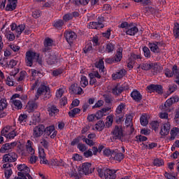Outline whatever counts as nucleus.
Segmentation results:
<instances>
[{"instance_id": "1", "label": "nucleus", "mask_w": 179, "mask_h": 179, "mask_svg": "<svg viewBox=\"0 0 179 179\" xmlns=\"http://www.w3.org/2000/svg\"><path fill=\"white\" fill-rule=\"evenodd\" d=\"M24 59L27 66H33L34 62H38L39 65H42L43 64V57L40 56V53H37L33 50L26 52Z\"/></svg>"}, {"instance_id": "2", "label": "nucleus", "mask_w": 179, "mask_h": 179, "mask_svg": "<svg viewBox=\"0 0 179 179\" xmlns=\"http://www.w3.org/2000/svg\"><path fill=\"white\" fill-rule=\"evenodd\" d=\"M41 96H43L41 99L44 101H47L48 99H51V90L50 89V87L45 85V83H42L37 89L35 94V100H38Z\"/></svg>"}, {"instance_id": "3", "label": "nucleus", "mask_w": 179, "mask_h": 179, "mask_svg": "<svg viewBox=\"0 0 179 179\" xmlns=\"http://www.w3.org/2000/svg\"><path fill=\"white\" fill-rule=\"evenodd\" d=\"M17 169L18 170L17 176L15 179H27L24 175L30 173V168H29L26 164H20L17 165Z\"/></svg>"}, {"instance_id": "4", "label": "nucleus", "mask_w": 179, "mask_h": 179, "mask_svg": "<svg viewBox=\"0 0 179 179\" xmlns=\"http://www.w3.org/2000/svg\"><path fill=\"white\" fill-rule=\"evenodd\" d=\"M164 46V43L161 41L149 42L148 47L152 52L154 54H160L162 49L159 47Z\"/></svg>"}, {"instance_id": "5", "label": "nucleus", "mask_w": 179, "mask_h": 179, "mask_svg": "<svg viewBox=\"0 0 179 179\" xmlns=\"http://www.w3.org/2000/svg\"><path fill=\"white\" fill-rule=\"evenodd\" d=\"M104 17L99 16L97 18V22H91L89 23V29H95L96 30H100V29H104Z\"/></svg>"}, {"instance_id": "6", "label": "nucleus", "mask_w": 179, "mask_h": 179, "mask_svg": "<svg viewBox=\"0 0 179 179\" xmlns=\"http://www.w3.org/2000/svg\"><path fill=\"white\" fill-rule=\"evenodd\" d=\"M146 90L148 93H157V94H163V86L160 85H149L147 86Z\"/></svg>"}, {"instance_id": "7", "label": "nucleus", "mask_w": 179, "mask_h": 179, "mask_svg": "<svg viewBox=\"0 0 179 179\" xmlns=\"http://www.w3.org/2000/svg\"><path fill=\"white\" fill-rule=\"evenodd\" d=\"M17 160V154L15 152H8L3 156V163H13Z\"/></svg>"}, {"instance_id": "8", "label": "nucleus", "mask_w": 179, "mask_h": 179, "mask_svg": "<svg viewBox=\"0 0 179 179\" xmlns=\"http://www.w3.org/2000/svg\"><path fill=\"white\" fill-rule=\"evenodd\" d=\"M112 132L114 139H118L122 142L124 141V131H122V127L115 126Z\"/></svg>"}, {"instance_id": "9", "label": "nucleus", "mask_w": 179, "mask_h": 179, "mask_svg": "<svg viewBox=\"0 0 179 179\" xmlns=\"http://www.w3.org/2000/svg\"><path fill=\"white\" fill-rule=\"evenodd\" d=\"M12 31H15L17 37H19L22 33H23L24 29H26V25L23 24H16V23H13L10 25Z\"/></svg>"}, {"instance_id": "10", "label": "nucleus", "mask_w": 179, "mask_h": 179, "mask_svg": "<svg viewBox=\"0 0 179 179\" xmlns=\"http://www.w3.org/2000/svg\"><path fill=\"white\" fill-rule=\"evenodd\" d=\"M44 132H45L44 124H38L33 129V136L36 138H41V136H43Z\"/></svg>"}, {"instance_id": "11", "label": "nucleus", "mask_w": 179, "mask_h": 179, "mask_svg": "<svg viewBox=\"0 0 179 179\" xmlns=\"http://www.w3.org/2000/svg\"><path fill=\"white\" fill-rule=\"evenodd\" d=\"M64 36L66 38V41L69 44H72L75 40H76V37L78 36L76 35V33L72 31H66L64 33Z\"/></svg>"}, {"instance_id": "12", "label": "nucleus", "mask_w": 179, "mask_h": 179, "mask_svg": "<svg viewBox=\"0 0 179 179\" xmlns=\"http://www.w3.org/2000/svg\"><path fill=\"white\" fill-rule=\"evenodd\" d=\"M179 97L178 96H172L170 99H168L164 103V110L165 111H169L170 110V107L174 104V103H178Z\"/></svg>"}, {"instance_id": "13", "label": "nucleus", "mask_w": 179, "mask_h": 179, "mask_svg": "<svg viewBox=\"0 0 179 179\" xmlns=\"http://www.w3.org/2000/svg\"><path fill=\"white\" fill-rule=\"evenodd\" d=\"M117 171H118L115 169H110L105 168V171H104L105 179H116Z\"/></svg>"}, {"instance_id": "14", "label": "nucleus", "mask_w": 179, "mask_h": 179, "mask_svg": "<svg viewBox=\"0 0 179 179\" xmlns=\"http://www.w3.org/2000/svg\"><path fill=\"white\" fill-rule=\"evenodd\" d=\"M179 73L178 66L177 65H174L172 68V71L170 69H166L165 70V76L166 78H173V76L176 77L177 74Z\"/></svg>"}, {"instance_id": "15", "label": "nucleus", "mask_w": 179, "mask_h": 179, "mask_svg": "<svg viewBox=\"0 0 179 179\" xmlns=\"http://www.w3.org/2000/svg\"><path fill=\"white\" fill-rule=\"evenodd\" d=\"M53 43L54 41L50 38H45L43 41L44 48H42V52H48L51 50Z\"/></svg>"}, {"instance_id": "16", "label": "nucleus", "mask_w": 179, "mask_h": 179, "mask_svg": "<svg viewBox=\"0 0 179 179\" xmlns=\"http://www.w3.org/2000/svg\"><path fill=\"white\" fill-rule=\"evenodd\" d=\"M36 101L37 100L34 99V100L29 101L27 103L26 106V108L28 113H34V110H37V108H38V104L37 103Z\"/></svg>"}, {"instance_id": "17", "label": "nucleus", "mask_w": 179, "mask_h": 179, "mask_svg": "<svg viewBox=\"0 0 179 179\" xmlns=\"http://www.w3.org/2000/svg\"><path fill=\"white\" fill-rule=\"evenodd\" d=\"M47 110L50 117H55L59 113V109L55 105L51 103L48 104Z\"/></svg>"}, {"instance_id": "18", "label": "nucleus", "mask_w": 179, "mask_h": 179, "mask_svg": "<svg viewBox=\"0 0 179 179\" xmlns=\"http://www.w3.org/2000/svg\"><path fill=\"white\" fill-rule=\"evenodd\" d=\"M17 145V142L5 143L0 148V153H6L8 150H12Z\"/></svg>"}, {"instance_id": "19", "label": "nucleus", "mask_w": 179, "mask_h": 179, "mask_svg": "<svg viewBox=\"0 0 179 179\" xmlns=\"http://www.w3.org/2000/svg\"><path fill=\"white\" fill-rule=\"evenodd\" d=\"M138 31H139L138 27L134 25V22H131L126 30V34H127V36H135Z\"/></svg>"}, {"instance_id": "20", "label": "nucleus", "mask_w": 179, "mask_h": 179, "mask_svg": "<svg viewBox=\"0 0 179 179\" xmlns=\"http://www.w3.org/2000/svg\"><path fill=\"white\" fill-rule=\"evenodd\" d=\"M7 5L5 8V10L7 12H12V10H15L17 7V0H7Z\"/></svg>"}, {"instance_id": "21", "label": "nucleus", "mask_w": 179, "mask_h": 179, "mask_svg": "<svg viewBox=\"0 0 179 179\" xmlns=\"http://www.w3.org/2000/svg\"><path fill=\"white\" fill-rule=\"evenodd\" d=\"M91 167L92 164L89 162L83 163L81 168V171L83 172V174H85V176H88V174H92V173H93V170L90 169Z\"/></svg>"}, {"instance_id": "22", "label": "nucleus", "mask_w": 179, "mask_h": 179, "mask_svg": "<svg viewBox=\"0 0 179 179\" xmlns=\"http://www.w3.org/2000/svg\"><path fill=\"white\" fill-rule=\"evenodd\" d=\"M125 75H127V71L124 69H122L116 73H113L112 74V78L113 80H118V79H122Z\"/></svg>"}, {"instance_id": "23", "label": "nucleus", "mask_w": 179, "mask_h": 179, "mask_svg": "<svg viewBox=\"0 0 179 179\" xmlns=\"http://www.w3.org/2000/svg\"><path fill=\"white\" fill-rule=\"evenodd\" d=\"M68 170L69 171H67V174L69 176V177H71V178H75V179L81 178L82 176L80 175V173H78V171L75 168L69 167Z\"/></svg>"}, {"instance_id": "24", "label": "nucleus", "mask_w": 179, "mask_h": 179, "mask_svg": "<svg viewBox=\"0 0 179 179\" xmlns=\"http://www.w3.org/2000/svg\"><path fill=\"white\" fill-rule=\"evenodd\" d=\"M12 166L13 164L9 163L3 164V169H6L4 172L6 178H10V176L13 174V172H12V169H10Z\"/></svg>"}, {"instance_id": "25", "label": "nucleus", "mask_w": 179, "mask_h": 179, "mask_svg": "<svg viewBox=\"0 0 179 179\" xmlns=\"http://www.w3.org/2000/svg\"><path fill=\"white\" fill-rule=\"evenodd\" d=\"M124 90H128V87L126 88L124 85L118 87L117 85L112 88V93L114 94V96H120V94H121Z\"/></svg>"}, {"instance_id": "26", "label": "nucleus", "mask_w": 179, "mask_h": 179, "mask_svg": "<svg viewBox=\"0 0 179 179\" xmlns=\"http://www.w3.org/2000/svg\"><path fill=\"white\" fill-rule=\"evenodd\" d=\"M70 90L71 92V93H73V94H83L84 92H83V89H82V87L78 86V84H73L71 85L70 87Z\"/></svg>"}, {"instance_id": "27", "label": "nucleus", "mask_w": 179, "mask_h": 179, "mask_svg": "<svg viewBox=\"0 0 179 179\" xmlns=\"http://www.w3.org/2000/svg\"><path fill=\"white\" fill-rule=\"evenodd\" d=\"M124 157H125V155L122 152H118V150H115L112 153V159L117 162H120L122 160H124Z\"/></svg>"}, {"instance_id": "28", "label": "nucleus", "mask_w": 179, "mask_h": 179, "mask_svg": "<svg viewBox=\"0 0 179 179\" xmlns=\"http://www.w3.org/2000/svg\"><path fill=\"white\" fill-rule=\"evenodd\" d=\"M38 156L41 160V164H47L48 163V160L45 158V152H44V148H41L38 149Z\"/></svg>"}, {"instance_id": "29", "label": "nucleus", "mask_w": 179, "mask_h": 179, "mask_svg": "<svg viewBox=\"0 0 179 179\" xmlns=\"http://www.w3.org/2000/svg\"><path fill=\"white\" fill-rule=\"evenodd\" d=\"M170 133V124L169 123H165L162 127L161 130L159 131L161 136H167Z\"/></svg>"}, {"instance_id": "30", "label": "nucleus", "mask_w": 179, "mask_h": 179, "mask_svg": "<svg viewBox=\"0 0 179 179\" xmlns=\"http://www.w3.org/2000/svg\"><path fill=\"white\" fill-rule=\"evenodd\" d=\"M131 97L134 100V101L139 102L141 100H142V94L139 91L134 90L131 93Z\"/></svg>"}, {"instance_id": "31", "label": "nucleus", "mask_w": 179, "mask_h": 179, "mask_svg": "<svg viewBox=\"0 0 179 179\" xmlns=\"http://www.w3.org/2000/svg\"><path fill=\"white\" fill-rule=\"evenodd\" d=\"M122 48H117L116 51V54L113 57V59H115V62H121V60L122 59Z\"/></svg>"}, {"instance_id": "32", "label": "nucleus", "mask_w": 179, "mask_h": 179, "mask_svg": "<svg viewBox=\"0 0 179 179\" xmlns=\"http://www.w3.org/2000/svg\"><path fill=\"white\" fill-rule=\"evenodd\" d=\"M90 78V85L91 86H99L101 85V83L97 82V80L93 76V73H90L88 74Z\"/></svg>"}, {"instance_id": "33", "label": "nucleus", "mask_w": 179, "mask_h": 179, "mask_svg": "<svg viewBox=\"0 0 179 179\" xmlns=\"http://www.w3.org/2000/svg\"><path fill=\"white\" fill-rule=\"evenodd\" d=\"M4 34L8 41H13L15 40V34L9 28L6 29Z\"/></svg>"}, {"instance_id": "34", "label": "nucleus", "mask_w": 179, "mask_h": 179, "mask_svg": "<svg viewBox=\"0 0 179 179\" xmlns=\"http://www.w3.org/2000/svg\"><path fill=\"white\" fill-rule=\"evenodd\" d=\"M114 50H115V44L111 42L106 43L105 48L106 52H107L108 54H111L113 53V51H114Z\"/></svg>"}, {"instance_id": "35", "label": "nucleus", "mask_w": 179, "mask_h": 179, "mask_svg": "<svg viewBox=\"0 0 179 179\" xmlns=\"http://www.w3.org/2000/svg\"><path fill=\"white\" fill-rule=\"evenodd\" d=\"M137 68L138 69L141 68L143 71H150V69H152V68H153V64L141 63L138 65Z\"/></svg>"}, {"instance_id": "36", "label": "nucleus", "mask_w": 179, "mask_h": 179, "mask_svg": "<svg viewBox=\"0 0 179 179\" xmlns=\"http://www.w3.org/2000/svg\"><path fill=\"white\" fill-rule=\"evenodd\" d=\"M57 59L58 57L55 55H50L47 59V62L49 65H55V64H57Z\"/></svg>"}, {"instance_id": "37", "label": "nucleus", "mask_w": 179, "mask_h": 179, "mask_svg": "<svg viewBox=\"0 0 179 179\" xmlns=\"http://www.w3.org/2000/svg\"><path fill=\"white\" fill-rule=\"evenodd\" d=\"M124 110H125V103H120V104L116 108L115 115H122V112Z\"/></svg>"}, {"instance_id": "38", "label": "nucleus", "mask_w": 179, "mask_h": 179, "mask_svg": "<svg viewBox=\"0 0 179 179\" xmlns=\"http://www.w3.org/2000/svg\"><path fill=\"white\" fill-rule=\"evenodd\" d=\"M173 33V37H175V38L176 39H178L179 38V23L178 22L174 23Z\"/></svg>"}, {"instance_id": "39", "label": "nucleus", "mask_w": 179, "mask_h": 179, "mask_svg": "<svg viewBox=\"0 0 179 179\" xmlns=\"http://www.w3.org/2000/svg\"><path fill=\"white\" fill-rule=\"evenodd\" d=\"M171 141H174V139H176V136H177V135H178L179 134V128L178 127H173L171 130Z\"/></svg>"}, {"instance_id": "40", "label": "nucleus", "mask_w": 179, "mask_h": 179, "mask_svg": "<svg viewBox=\"0 0 179 179\" xmlns=\"http://www.w3.org/2000/svg\"><path fill=\"white\" fill-rule=\"evenodd\" d=\"M18 121L21 125H26L27 124V115L21 114L19 116Z\"/></svg>"}, {"instance_id": "41", "label": "nucleus", "mask_w": 179, "mask_h": 179, "mask_svg": "<svg viewBox=\"0 0 179 179\" xmlns=\"http://www.w3.org/2000/svg\"><path fill=\"white\" fill-rule=\"evenodd\" d=\"M106 127V124H104V122L103 120H99L96 124H95V129L96 131H101L104 129V127Z\"/></svg>"}, {"instance_id": "42", "label": "nucleus", "mask_w": 179, "mask_h": 179, "mask_svg": "<svg viewBox=\"0 0 179 179\" xmlns=\"http://www.w3.org/2000/svg\"><path fill=\"white\" fill-rule=\"evenodd\" d=\"M64 20H57L54 22L53 27H55V29H57V30H61V29H62V26H64Z\"/></svg>"}, {"instance_id": "43", "label": "nucleus", "mask_w": 179, "mask_h": 179, "mask_svg": "<svg viewBox=\"0 0 179 179\" xmlns=\"http://www.w3.org/2000/svg\"><path fill=\"white\" fill-rule=\"evenodd\" d=\"M77 114H80V109L79 108H74L69 112V116L71 118H75V115Z\"/></svg>"}, {"instance_id": "44", "label": "nucleus", "mask_w": 179, "mask_h": 179, "mask_svg": "<svg viewBox=\"0 0 179 179\" xmlns=\"http://www.w3.org/2000/svg\"><path fill=\"white\" fill-rule=\"evenodd\" d=\"M153 165L157 167H162V166H164V160L161 158H156L153 161Z\"/></svg>"}, {"instance_id": "45", "label": "nucleus", "mask_w": 179, "mask_h": 179, "mask_svg": "<svg viewBox=\"0 0 179 179\" xmlns=\"http://www.w3.org/2000/svg\"><path fill=\"white\" fill-rule=\"evenodd\" d=\"M52 166H57L59 167H64L65 166V162L62 160L53 159L52 160Z\"/></svg>"}, {"instance_id": "46", "label": "nucleus", "mask_w": 179, "mask_h": 179, "mask_svg": "<svg viewBox=\"0 0 179 179\" xmlns=\"http://www.w3.org/2000/svg\"><path fill=\"white\" fill-rule=\"evenodd\" d=\"M83 50L85 54H87L88 52H90V51H92L93 44H92V42L87 43Z\"/></svg>"}, {"instance_id": "47", "label": "nucleus", "mask_w": 179, "mask_h": 179, "mask_svg": "<svg viewBox=\"0 0 179 179\" xmlns=\"http://www.w3.org/2000/svg\"><path fill=\"white\" fill-rule=\"evenodd\" d=\"M90 2V0H73V3L79 6V5H83L86 6Z\"/></svg>"}, {"instance_id": "48", "label": "nucleus", "mask_w": 179, "mask_h": 179, "mask_svg": "<svg viewBox=\"0 0 179 179\" xmlns=\"http://www.w3.org/2000/svg\"><path fill=\"white\" fill-rule=\"evenodd\" d=\"M27 76V72H26V71H22L20 73V76L17 78V82H23V80L26 79Z\"/></svg>"}, {"instance_id": "49", "label": "nucleus", "mask_w": 179, "mask_h": 179, "mask_svg": "<svg viewBox=\"0 0 179 179\" xmlns=\"http://www.w3.org/2000/svg\"><path fill=\"white\" fill-rule=\"evenodd\" d=\"M81 87H86L87 85H89V80H87V77L83 76L81 77V80L80 82Z\"/></svg>"}, {"instance_id": "50", "label": "nucleus", "mask_w": 179, "mask_h": 179, "mask_svg": "<svg viewBox=\"0 0 179 179\" xmlns=\"http://www.w3.org/2000/svg\"><path fill=\"white\" fill-rule=\"evenodd\" d=\"M12 104H13L15 107H17V110H22L23 107V104H22V101L20 100H13L11 101Z\"/></svg>"}, {"instance_id": "51", "label": "nucleus", "mask_w": 179, "mask_h": 179, "mask_svg": "<svg viewBox=\"0 0 179 179\" xmlns=\"http://www.w3.org/2000/svg\"><path fill=\"white\" fill-rule=\"evenodd\" d=\"M96 68H99V72H104V61L103 59H99L96 64Z\"/></svg>"}, {"instance_id": "52", "label": "nucleus", "mask_w": 179, "mask_h": 179, "mask_svg": "<svg viewBox=\"0 0 179 179\" xmlns=\"http://www.w3.org/2000/svg\"><path fill=\"white\" fill-rule=\"evenodd\" d=\"M113 125V115H108L106 117V122H105V126L107 128H110Z\"/></svg>"}, {"instance_id": "53", "label": "nucleus", "mask_w": 179, "mask_h": 179, "mask_svg": "<svg viewBox=\"0 0 179 179\" xmlns=\"http://www.w3.org/2000/svg\"><path fill=\"white\" fill-rule=\"evenodd\" d=\"M55 131V127L54 125H51L49 127H45V132L47 134V135H51L52 132Z\"/></svg>"}, {"instance_id": "54", "label": "nucleus", "mask_w": 179, "mask_h": 179, "mask_svg": "<svg viewBox=\"0 0 179 179\" xmlns=\"http://www.w3.org/2000/svg\"><path fill=\"white\" fill-rule=\"evenodd\" d=\"M132 115H128L127 117H126V120H125V125L126 127H131V125H132Z\"/></svg>"}, {"instance_id": "55", "label": "nucleus", "mask_w": 179, "mask_h": 179, "mask_svg": "<svg viewBox=\"0 0 179 179\" xmlns=\"http://www.w3.org/2000/svg\"><path fill=\"white\" fill-rule=\"evenodd\" d=\"M8 107V102L6 99H0V110H6Z\"/></svg>"}, {"instance_id": "56", "label": "nucleus", "mask_w": 179, "mask_h": 179, "mask_svg": "<svg viewBox=\"0 0 179 179\" xmlns=\"http://www.w3.org/2000/svg\"><path fill=\"white\" fill-rule=\"evenodd\" d=\"M113 152H114V150H111L108 148H106L103 150V155L106 156V157H110V156L112 157Z\"/></svg>"}, {"instance_id": "57", "label": "nucleus", "mask_w": 179, "mask_h": 179, "mask_svg": "<svg viewBox=\"0 0 179 179\" xmlns=\"http://www.w3.org/2000/svg\"><path fill=\"white\" fill-rule=\"evenodd\" d=\"M104 149V145H99V148H97V147H92V152H93V155H97V153H99L101 152V150H103Z\"/></svg>"}, {"instance_id": "58", "label": "nucleus", "mask_w": 179, "mask_h": 179, "mask_svg": "<svg viewBox=\"0 0 179 179\" xmlns=\"http://www.w3.org/2000/svg\"><path fill=\"white\" fill-rule=\"evenodd\" d=\"M0 64L3 68H9V63H8V58L4 57L3 59H0Z\"/></svg>"}, {"instance_id": "59", "label": "nucleus", "mask_w": 179, "mask_h": 179, "mask_svg": "<svg viewBox=\"0 0 179 179\" xmlns=\"http://www.w3.org/2000/svg\"><path fill=\"white\" fill-rule=\"evenodd\" d=\"M143 51L144 53V56L146 58H150L151 55H150V50L149 49V48H148V46H144L143 48Z\"/></svg>"}, {"instance_id": "60", "label": "nucleus", "mask_w": 179, "mask_h": 179, "mask_svg": "<svg viewBox=\"0 0 179 179\" xmlns=\"http://www.w3.org/2000/svg\"><path fill=\"white\" fill-rule=\"evenodd\" d=\"M140 122L141 125H143V127H146V125H148L149 121L148 120V117H146V116L145 115H142L140 118Z\"/></svg>"}, {"instance_id": "61", "label": "nucleus", "mask_w": 179, "mask_h": 179, "mask_svg": "<svg viewBox=\"0 0 179 179\" xmlns=\"http://www.w3.org/2000/svg\"><path fill=\"white\" fill-rule=\"evenodd\" d=\"M150 126L152 129H153L154 131H157V129H159V123L157 121H153L150 123Z\"/></svg>"}, {"instance_id": "62", "label": "nucleus", "mask_w": 179, "mask_h": 179, "mask_svg": "<svg viewBox=\"0 0 179 179\" xmlns=\"http://www.w3.org/2000/svg\"><path fill=\"white\" fill-rule=\"evenodd\" d=\"M168 90L169 93L171 94V93H174L176 90H177V85L176 84H171L168 87Z\"/></svg>"}, {"instance_id": "63", "label": "nucleus", "mask_w": 179, "mask_h": 179, "mask_svg": "<svg viewBox=\"0 0 179 179\" xmlns=\"http://www.w3.org/2000/svg\"><path fill=\"white\" fill-rule=\"evenodd\" d=\"M136 142H146V141H148V137L145 136H136Z\"/></svg>"}, {"instance_id": "64", "label": "nucleus", "mask_w": 179, "mask_h": 179, "mask_svg": "<svg viewBox=\"0 0 179 179\" xmlns=\"http://www.w3.org/2000/svg\"><path fill=\"white\" fill-rule=\"evenodd\" d=\"M164 177L167 179H178L177 176H175L174 173L165 172L164 174Z\"/></svg>"}]
</instances>
